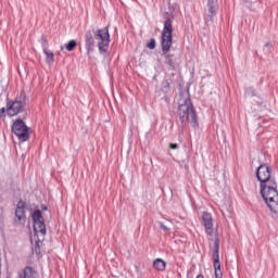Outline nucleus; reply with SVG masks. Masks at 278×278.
Instances as JSON below:
<instances>
[{
	"label": "nucleus",
	"mask_w": 278,
	"mask_h": 278,
	"mask_svg": "<svg viewBox=\"0 0 278 278\" xmlns=\"http://www.w3.org/2000/svg\"><path fill=\"white\" fill-rule=\"evenodd\" d=\"M256 179L260 181L261 197L264 199L270 212L278 214L277 179L273 177V170L267 164H262L256 169Z\"/></svg>",
	"instance_id": "obj_1"
},
{
	"label": "nucleus",
	"mask_w": 278,
	"mask_h": 278,
	"mask_svg": "<svg viewBox=\"0 0 278 278\" xmlns=\"http://www.w3.org/2000/svg\"><path fill=\"white\" fill-rule=\"evenodd\" d=\"M94 40H98L100 55L108 53L110 49V25L98 30L92 27L85 33V48L88 55L94 51V46L97 45Z\"/></svg>",
	"instance_id": "obj_2"
},
{
	"label": "nucleus",
	"mask_w": 278,
	"mask_h": 278,
	"mask_svg": "<svg viewBox=\"0 0 278 278\" xmlns=\"http://www.w3.org/2000/svg\"><path fill=\"white\" fill-rule=\"evenodd\" d=\"M177 114L181 125H185L187 122L190 123L191 127H199V117L197 116V111H194V105H192L190 98L180 99Z\"/></svg>",
	"instance_id": "obj_3"
},
{
	"label": "nucleus",
	"mask_w": 278,
	"mask_h": 278,
	"mask_svg": "<svg viewBox=\"0 0 278 278\" xmlns=\"http://www.w3.org/2000/svg\"><path fill=\"white\" fill-rule=\"evenodd\" d=\"M163 53H168L173 47V17L167 16L164 22L161 40Z\"/></svg>",
	"instance_id": "obj_4"
},
{
	"label": "nucleus",
	"mask_w": 278,
	"mask_h": 278,
	"mask_svg": "<svg viewBox=\"0 0 278 278\" xmlns=\"http://www.w3.org/2000/svg\"><path fill=\"white\" fill-rule=\"evenodd\" d=\"M27 105V97L25 94H21L16 97L13 102L7 103V114L8 116H17L25 112V106Z\"/></svg>",
	"instance_id": "obj_5"
},
{
	"label": "nucleus",
	"mask_w": 278,
	"mask_h": 278,
	"mask_svg": "<svg viewBox=\"0 0 278 278\" xmlns=\"http://www.w3.org/2000/svg\"><path fill=\"white\" fill-rule=\"evenodd\" d=\"M12 131L18 138L20 142H27L29 140V127L23 119H16L12 125Z\"/></svg>",
	"instance_id": "obj_6"
},
{
	"label": "nucleus",
	"mask_w": 278,
	"mask_h": 278,
	"mask_svg": "<svg viewBox=\"0 0 278 278\" xmlns=\"http://www.w3.org/2000/svg\"><path fill=\"white\" fill-rule=\"evenodd\" d=\"M31 219L34 223L35 233H41L42 236H47V225H45V217L42 216V211L36 210L31 214Z\"/></svg>",
	"instance_id": "obj_7"
},
{
	"label": "nucleus",
	"mask_w": 278,
	"mask_h": 278,
	"mask_svg": "<svg viewBox=\"0 0 278 278\" xmlns=\"http://www.w3.org/2000/svg\"><path fill=\"white\" fill-rule=\"evenodd\" d=\"M26 208L27 203L23 200H20L15 208L14 225H16V227L25 226V223H27V215L25 214Z\"/></svg>",
	"instance_id": "obj_8"
},
{
	"label": "nucleus",
	"mask_w": 278,
	"mask_h": 278,
	"mask_svg": "<svg viewBox=\"0 0 278 278\" xmlns=\"http://www.w3.org/2000/svg\"><path fill=\"white\" fill-rule=\"evenodd\" d=\"M220 240L218 238L214 241L213 260L215 278H223V271H220Z\"/></svg>",
	"instance_id": "obj_9"
},
{
	"label": "nucleus",
	"mask_w": 278,
	"mask_h": 278,
	"mask_svg": "<svg viewBox=\"0 0 278 278\" xmlns=\"http://www.w3.org/2000/svg\"><path fill=\"white\" fill-rule=\"evenodd\" d=\"M220 5L218 4V0H207L206 2V9H207V14L205 17L206 23H214V16L218 14Z\"/></svg>",
	"instance_id": "obj_10"
},
{
	"label": "nucleus",
	"mask_w": 278,
	"mask_h": 278,
	"mask_svg": "<svg viewBox=\"0 0 278 278\" xmlns=\"http://www.w3.org/2000/svg\"><path fill=\"white\" fill-rule=\"evenodd\" d=\"M202 224L205 228L206 236H214V219L212 218V213H202Z\"/></svg>",
	"instance_id": "obj_11"
},
{
	"label": "nucleus",
	"mask_w": 278,
	"mask_h": 278,
	"mask_svg": "<svg viewBox=\"0 0 278 278\" xmlns=\"http://www.w3.org/2000/svg\"><path fill=\"white\" fill-rule=\"evenodd\" d=\"M36 270L30 267L26 266L22 271L17 274V278H36Z\"/></svg>",
	"instance_id": "obj_12"
},
{
	"label": "nucleus",
	"mask_w": 278,
	"mask_h": 278,
	"mask_svg": "<svg viewBox=\"0 0 278 278\" xmlns=\"http://www.w3.org/2000/svg\"><path fill=\"white\" fill-rule=\"evenodd\" d=\"M153 268L159 273H164V270H166V262L162 258H155L153 262Z\"/></svg>",
	"instance_id": "obj_13"
},
{
	"label": "nucleus",
	"mask_w": 278,
	"mask_h": 278,
	"mask_svg": "<svg viewBox=\"0 0 278 278\" xmlns=\"http://www.w3.org/2000/svg\"><path fill=\"white\" fill-rule=\"evenodd\" d=\"M174 55L173 54H166L165 55V64L169 66V71H175L177 64L175 63V60H173Z\"/></svg>",
	"instance_id": "obj_14"
},
{
	"label": "nucleus",
	"mask_w": 278,
	"mask_h": 278,
	"mask_svg": "<svg viewBox=\"0 0 278 278\" xmlns=\"http://www.w3.org/2000/svg\"><path fill=\"white\" fill-rule=\"evenodd\" d=\"M43 53L46 55V62L47 64H53V62H55V55L53 54V52L47 50V49H43Z\"/></svg>",
	"instance_id": "obj_15"
},
{
	"label": "nucleus",
	"mask_w": 278,
	"mask_h": 278,
	"mask_svg": "<svg viewBox=\"0 0 278 278\" xmlns=\"http://www.w3.org/2000/svg\"><path fill=\"white\" fill-rule=\"evenodd\" d=\"M245 98L257 97V89L255 87H245Z\"/></svg>",
	"instance_id": "obj_16"
},
{
	"label": "nucleus",
	"mask_w": 278,
	"mask_h": 278,
	"mask_svg": "<svg viewBox=\"0 0 278 278\" xmlns=\"http://www.w3.org/2000/svg\"><path fill=\"white\" fill-rule=\"evenodd\" d=\"M75 47H77V41L75 39H72L67 43H65V49L67 51H74Z\"/></svg>",
	"instance_id": "obj_17"
},
{
	"label": "nucleus",
	"mask_w": 278,
	"mask_h": 278,
	"mask_svg": "<svg viewBox=\"0 0 278 278\" xmlns=\"http://www.w3.org/2000/svg\"><path fill=\"white\" fill-rule=\"evenodd\" d=\"M162 91L168 94L170 92V81L169 80H163L162 83Z\"/></svg>",
	"instance_id": "obj_18"
},
{
	"label": "nucleus",
	"mask_w": 278,
	"mask_h": 278,
	"mask_svg": "<svg viewBox=\"0 0 278 278\" xmlns=\"http://www.w3.org/2000/svg\"><path fill=\"white\" fill-rule=\"evenodd\" d=\"M148 49H155V38H151L150 41L147 43Z\"/></svg>",
	"instance_id": "obj_19"
},
{
	"label": "nucleus",
	"mask_w": 278,
	"mask_h": 278,
	"mask_svg": "<svg viewBox=\"0 0 278 278\" xmlns=\"http://www.w3.org/2000/svg\"><path fill=\"white\" fill-rule=\"evenodd\" d=\"M270 49H273V43L267 42L264 46V51H266L267 53H270Z\"/></svg>",
	"instance_id": "obj_20"
},
{
	"label": "nucleus",
	"mask_w": 278,
	"mask_h": 278,
	"mask_svg": "<svg viewBox=\"0 0 278 278\" xmlns=\"http://www.w3.org/2000/svg\"><path fill=\"white\" fill-rule=\"evenodd\" d=\"M160 227H161V229H163V231H170V229L162 223H160Z\"/></svg>",
	"instance_id": "obj_21"
},
{
	"label": "nucleus",
	"mask_w": 278,
	"mask_h": 278,
	"mask_svg": "<svg viewBox=\"0 0 278 278\" xmlns=\"http://www.w3.org/2000/svg\"><path fill=\"white\" fill-rule=\"evenodd\" d=\"M35 253H36L37 255H39V253H40V245H39L38 242H37L36 245H35Z\"/></svg>",
	"instance_id": "obj_22"
},
{
	"label": "nucleus",
	"mask_w": 278,
	"mask_h": 278,
	"mask_svg": "<svg viewBox=\"0 0 278 278\" xmlns=\"http://www.w3.org/2000/svg\"><path fill=\"white\" fill-rule=\"evenodd\" d=\"M169 148H170V149H174V150H175V149H179V144H177V143H170V144H169Z\"/></svg>",
	"instance_id": "obj_23"
},
{
	"label": "nucleus",
	"mask_w": 278,
	"mask_h": 278,
	"mask_svg": "<svg viewBox=\"0 0 278 278\" xmlns=\"http://www.w3.org/2000/svg\"><path fill=\"white\" fill-rule=\"evenodd\" d=\"M0 112H1V114H4V112H8V109L2 108V109L0 110Z\"/></svg>",
	"instance_id": "obj_24"
},
{
	"label": "nucleus",
	"mask_w": 278,
	"mask_h": 278,
	"mask_svg": "<svg viewBox=\"0 0 278 278\" xmlns=\"http://www.w3.org/2000/svg\"><path fill=\"white\" fill-rule=\"evenodd\" d=\"M195 278H205L203 275H198Z\"/></svg>",
	"instance_id": "obj_25"
}]
</instances>
